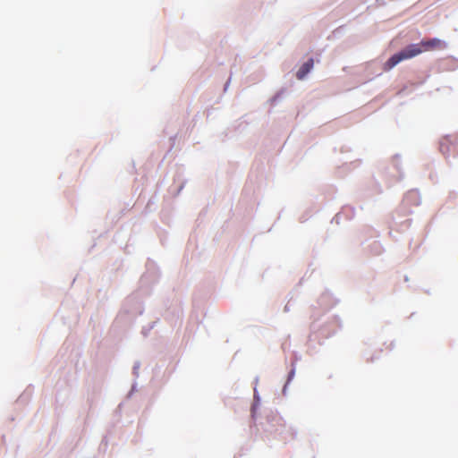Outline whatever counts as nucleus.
<instances>
[{
    "mask_svg": "<svg viewBox=\"0 0 458 458\" xmlns=\"http://www.w3.org/2000/svg\"><path fill=\"white\" fill-rule=\"evenodd\" d=\"M446 48V43L439 38L423 39L418 44L407 46L404 49L392 55L385 64V71H389L405 59H410L427 51H435Z\"/></svg>",
    "mask_w": 458,
    "mask_h": 458,
    "instance_id": "obj_1",
    "label": "nucleus"
},
{
    "mask_svg": "<svg viewBox=\"0 0 458 458\" xmlns=\"http://www.w3.org/2000/svg\"><path fill=\"white\" fill-rule=\"evenodd\" d=\"M439 149L445 156L458 154V138L455 136H445L441 139Z\"/></svg>",
    "mask_w": 458,
    "mask_h": 458,
    "instance_id": "obj_2",
    "label": "nucleus"
},
{
    "mask_svg": "<svg viewBox=\"0 0 458 458\" xmlns=\"http://www.w3.org/2000/svg\"><path fill=\"white\" fill-rule=\"evenodd\" d=\"M313 64L314 61L312 58H310L307 62H305L296 73L297 79L302 80L310 72V70L313 67Z\"/></svg>",
    "mask_w": 458,
    "mask_h": 458,
    "instance_id": "obj_3",
    "label": "nucleus"
}]
</instances>
